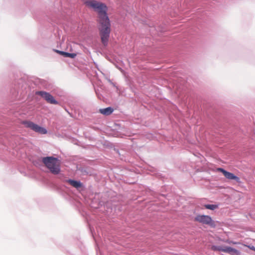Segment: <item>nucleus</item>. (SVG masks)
<instances>
[{
  "instance_id": "7ed1b4c3",
  "label": "nucleus",
  "mask_w": 255,
  "mask_h": 255,
  "mask_svg": "<svg viewBox=\"0 0 255 255\" xmlns=\"http://www.w3.org/2000/svg\"><path fill=\"white\" fill-rule=\"evenodd\" d=\"M21 124L23 125L25 128H30L33 131L40 134H46L47 132L46 128L41 127L30 121H23L21 122Z\"/></svg>"
},
{
  "instance_id": "20e7f679",
  "label": "nucleus",
  "mask_w": 255,
  "mask_h": 255,
  "mask_svg": "<svg viewBox=\"0 0 255 255\" xmlns=\"http://www.w3.org/2000/svg\"><path fill=\"white\" fill-rule=\"evenodd\" d=\"M210 249L213 251L223 252L231 255H240V252L238 250L230 247L213 245Z\"/></svg>"
},
{
  "instance_id": "0eeeda50",
  "label": "nucleus",
  "mask_w": 255,
  "mask_h": 255,
  "mask_svg": "<svg viewBox=\"0 0 255 255\" xmlns=\"http://www.w3.org/2000/svg\"><path fill=\"white\" fill-rule=\"evenodd\" d=\"M217 170L218 171H220L223 173V174L224 175V176L230 180H235L237 182H239L240 178L237 177V176L235 175L232 173L229 172L228 171H227L225 169L222 168H218L217 169Z\"/></svg>"
},
{
  "instance_id": "ddd939ff",
  "label": "nucleus",
  "mask_w": 255,
  "mask_h": 255,
  "mask_svg": "<svg viewBox=\"0 0 255 255\" xmlns=\"http://www.w3.org/2000/svg\"><path fill=\"white\" fill-rule=\"evenodd\" d=\"M248 247H249L250 249H251V250H253V251H255V248L254 246H252V247H251V246H248Z\"/></svg>"
},
{
  "instance_id": "423d86ee",
  "label": "nucleus",
  "mask_w": 255,
  "mask_h": 255,
  "mask_svg": "<svg viewBox=\"0 0 255 255\" xmlns=\"http://www.w3.org/2000/svg\"><path fill=\"white\" fill-rule=\"evenodd\" d=\"M37 95L41 96L48 103L51 104H57L58 102L54 99V97L49 93L44 91H38L36 93Z\"/></svg>"
},
{
  "instance_id": "6e6552de",
  "label": "nucleus",
  "mask_w": 255,
  "mask_h": 255,
  "mask_svg": "<svg viewBox=\"0 0 255 255\" xmlns=\"http://www.w3.org/2000/svg\"><path fill=\"white\" fill-rule=\"evenodd\" d=\"M67 182L71 186L76 188H81L82 186V183L79 181L69 179L67 180Z\"/></svg>"
},
{
  "instance_id": "f03ea898",
  "label": "nucleus",
  "mask_w": 255,
  "mask_h": 255,
  "mask_svg": "<svg viewBox=\"0 0 255 255\" xmlns=\"http://www.w3.org/2000/svg\"><path fill=\"white\" fill-rule=\"evenodd\" d=\"M42 161L52 173L58 174L60 172V162L57 158L46 157L43 158Z\"/></svg>"
},
{
  "instance_id": "f8f14e48",
  "label": "nucleus",
  "mask_w": 255,
  "mask_h": 255,
  "mask_svg": "<svg viewBox=\"0 0 255 255\" xmlns=\"http://www.w3.org/2000/svg\"><path fill=\"white\" fill-rule=\"evenodd\" d=\"M226 243H228L229 244H234V245H237V244H240V243L239 242H235L229 240H227L225 241Z\"/></svg>"
},
{
  "instance_id": "1a4fd4ad",
  "label": "nucleus",
  "mask_w": 255,
  "mask_h": 255,
  "mask_svg": "<svg viewBox=\"0 0 255 255\" xmlns=\"http://www.w3.org/2000/svg\"><path fill=\"white\" fill-rule=\"evenodd\" d=\"M100 113L104 115H110L113 112V109L111 107H108L105 109H101L99 110Z\"/></svg>"
},
{
  "instance_id": "f257e3e1",
  "label": "nucleus",
  "mask_w": 255,
  "mask_h": 255,
  "mask_svg": "<svg viewBox=\"0 0 255 255\" xmlns=\"http://www.w3.org/2000/svg\"><path fill=\"white\" fill-rule=\"evenodd\" d=\"M85 4L86 6L93 9L97 13L98 29L101 42L104 46H107L111 31V22L107 13V6L105 3L95 0H87Z\"/></svg>"
},
{
  "instance_id": "9d476101",
  "label": "nucleus",
  "mask_w": 255,
  "mask_h": 255,
  "mask_svg": "<svg viewBox=\"0 0 255 255\" xmlns=\"http://www.w3.org/2000/svg\"><path fill=\"white\" fill-rule=\"evenodd\" d=\"M56 52L61 55L66 57H70L72 58H74L76 56V54L75 53H70L66 52L61 51L59 50H57Z\"/></svg>"
},
{
  "instance_id": "9b49d317",
  "label": "nucleus",
  "mask_w": 255,
  "mask_h": 255,
  "mask_svg": "<svg viewBox=\"0 0 255 255\" xmlns=\"http://www.w3.org/2000/svg\"><path fill=\"white\" fill-rule=\"evenodd\" d=\"M203 206L207 209H209L211 210H214L218 208V206L217 205L214 204H205Z\"/></svg>"
},
{
  "instance_id": "39448f33",
  "label": "nucleus",
  "mask_w": 255,
  "mask_h": 255,
  "mask_svg": "<svg viewBox=\"0 0 255 255\" xmlns=\"http://www.w3.org/2000/svg\"><path fill=\"white\" fill-rule=\"evenodd\" d=\"M194 221L203 225H206L211 227L215 226V223L212 218L208 215H197L194 218Z\"/></svg>"
}]
</instances>
